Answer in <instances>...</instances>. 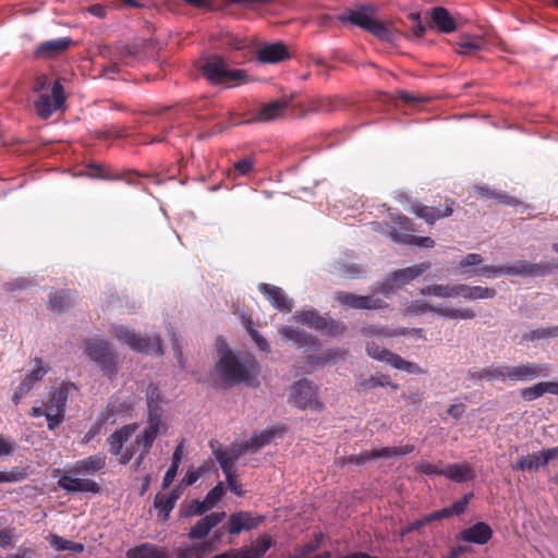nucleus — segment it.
<instances>
[{
    "mask_svg": "<svg viewBox=\"0 0 558 558\" xmlns=\"http://www.w3.org/2000/svg\"><path fill=\"white\" fill-rule=\"evenodd\" d=\"M181 496V488L178 486L172 489L169 495H157L155 497L154 505L160 511L166 513V518L169 517V513L174 508L177 500Z\"/></svg>",
    "mask_w": 558,
    "mask_h": 558,
    "instance_id": "nucleus-39",
    "label": "nucleus"
},
{
    "mask_svg": "<svg viewBox=\"0 0 558 558\" xmlns=\"http://www.w3.org/2000/svg\"><path fill=\"white\" fill-rule=\"evenodd\" d=\"M160 426L161 417L148 416V425L136 436L135 444L142 446L145 452H148L159 434Z\"/></svg>",
    "mask_w": 558,
    "mask_h": 558,
    "instance_id": "nucleus-31",
    "label": "nucleus"
},
{
    "mask_svg": "<svg viewBox=\"0 0 558 558\" xmlns=\"http://www.w3.org/2000/svg\"><path fill=\"white\" fill-rule=\"evenodd\" d=\"M113 332L119 341L126 343L130 349L146 354L161 355L163 353L159 337H142L125 326L113 327Z\"/></svg>",
    "mask_w": 558,
    "mask_h": 558,
    "instance_id": "nucleus-6",
    "label": "nucleus"
},
{
    "mask_svg": "<svg viewBox=\"0 0 558 558\" xmlns=\"http://www.w3.org/2000/svg\"><path fill=\"white\" fill-rule=\"evenodd\" d=\"M493 536V530L485 522H477L474 525L460 532L458 538L464 542L484 545Z\"/></svg>",
    "mask_w": 558,
    "mask_h": 558,
    "instance_id": "nucleus-25",
    "label": "nucleus"
},
{
    "mask_svg": "<svg viewBox=\"0 0 558 558\" xmlns=\"http://www.w3.org/2000/svg\"><path fill=\"white\" fill-rule=\"evenodd\" d=\"M432 22L442 33H452L457 28V24L449 11L445 8L437 7L432 10Z\"/></svg>",
    "mask_w": 558,
    "mask_h": 558,
    "instance_id": "nucleus-36",
    "label": "nucleus"
},
{
    "mask_svg": "<svg viewBox=\"0 0 558 558\" xmlns=\"http://www.w3.org/2000/svg\"><path fill=\"white\" fill-rule=\"evenodd\" d=\"M279 333L286 341H290L299 348H315L317 345L315 337L298 328L282 326Z\"/></svg>",
    "mask_w": 558,
    "mask_h": 558,
    "instance_id": "nucleus-28",
    "label": "nucleus"
},
{
    "mask_svg": "<svg viewBox=\"0 0 558 558\" xmlns=\"http://www.w3.org/2000/svg\"><path fill=\"white\" fill-rule=\"evenodd\" d=\"M208 504L204 500L193 499L183 510L182 517L191 518L196 515H203L209 510Z\"/></svg>",
    "mask_w": 558,
    "mask_h": 558,
    "instance_id": "nucleus-50",
    "label": "nucleus"
},
{
    "mask_svg": "<svg viewBox=\"0 0 558 558\" xmlns=\"http://www.w3.org/2000/svg\"><path fill=\"white\" fill-rule=\"evenodd\" d=\"M508 365H496L485 368H477L469 371V376L473 379L486 380H507L508 379Z\"/></svg>",
    "mask_w": 558,
    "mask_h": 558,
    "instance_id": "nucleus-35",
    "label": "nucleus"
},
{
    "mask_svg": "<svg viewBox=\"0 0 558 558\" xmlns=\"http://www.w3.org/2000/svg\"><path fill=\"white\" fill-rule=\"evenodd\" d=\"M25 477L26 472L20 468H14L10 472H0V483L20 482Z\"/></svg>",
    "mask_w": 558,
    "mask_h": 558,
    "instance_id": "nucleus-56",
    "label": "nucleus"
},
{
    "mask_svg": "<svg viewBox=\"0 0 558 558\" xmlns=\"http://www.w3.org/2000/svg\"><path fill=\"white\" fill-rule=\"evenodd\" d=\"M253 160L251 158H244L234 163L233 175H246L253 169Z\"/></svg>",
    "mask_w": 558,
    "mask_h": 558,
    "instance_id": "nucleus-60",
    "label": "nucleus"
},
{
    "mask_svg": "<svg viewBox=\"0 0 558 558\" xmlns=\"http://www.w3.org/2000/svg\"><path fill=\"white\" fill-rule=\"evenodd\" d=\"M288 107L287 101L274 100L269 104L264 105L259 108L256 114L248 120H234L232 122L233 125L244 124V123H253V122H270L276 120L284 113Z\"/></svg>",
    "mask_w": 558,
    "mask_h": 558,
    "instance_id": "nucleus-19",
    "label": "nucleus"
},
{
    "mask_svg": "<svg viewBox=\"0 0 558 558\" xmlns=\"http://www.w3.org/2000/svg\"><path fill=\"white\" fill-rule=\"evenodd\" d=\"M477 274L486 278H497L499 276H506V265H486L481 267Z\"/></svg>",
    "mask_w": 558,
    "mask_h": 558,
    "instance_id": "nucleus-57",
    "label": "nucleus"
},
{
    "mask_svg": "<svg viewBox=\"0 0 558 558\" xmlns=\"http://www.w3.org/2000/svg\"><path fill=\"white\" fill-rule=\"evenodd\" d=\"M107 464V457L104 453H96L73 463L71 472L77 475H94L104 470Z\"/></svg>",
    "mask_w": 558,
    "mask_h": 558,
    "instance_id": "nucleus-24",
    "label": "nucleus"
},
{
    "mask_svg": "<svg viewBox=\"0 0 558 558\" xmlns=\"http://www.w3.org/2000/svg\"><path fill=\"white\" fill-rule=\"evenodd\" d=\"M48 539L50 546L57 551L68 550L71 553L80 554L84 550L83 544L65 539L57 534H50Z\"/></svg>",
    "mask_w": 558,
    "mask_h": 558,
    "instance_id": "nucleus-41",
    "label": "nucleus"
},
{
    "mask_svg": "<svg viewBox=\"0 0 558 558\" xmlns=\"http://www.w3.org/2000/svg\"><path fill=\"white\" fill-rule=\"evenodd\" d=\"M225 495V487L222 483H218L213 489H210L206 497L205 501L208 504L211 509Z\"/></svg>",
    "mask_w": 558,
    "mask_h": 558,
    "instance_id": "nucleus-58",
    "label": "nucleus"
},
{
    "mask_svg": "<svg viewBox=\"0 0 558 558\" xmlns=\"http://www.w3.org/2000/svg\"><path fill=\"white\" fill-rule=\"evenodd\" d=\"M420 294L424 296H435L438 299H454L462 296L466 301H476L494 299L497 292L494 288L482 286H469L465 283H435L420 289Z\"/></svg>",
    "mask_w": 558,
    "mask_h": 558,
    "instance_id": "nucleus-2",
    "label": "nucleus"
},
{
    "mask_svg": "<svg viewBox=\"0 0 558 558\" xmlns=\"http://www.w3.org/2000/svg\"><path fill=\"white\" fill-rule=\"evenodd\" d=\"M483 263V258L480 254L470 253L459 262L461 269H466L472 266H480Z\"/></svg>",
    "mask_w": 558,
    "mask_h": 558,
    "instance_id": "nucleus-61",
    "label": "nucleus"
},
{
    "mask_svg": "<svg viewBox=\"0 0 558 558\" xmlns=\"http://www.w3.org/2000/svg\"><path fill=\"white\" fill-rule=\"evenodd\" d=\"M64 101V88L60 81H56L51 87V94H40L34 101V108L37 116L46 120L59 110Z\"/></svg>",
    "mask_w": 558,
    "mask_h": 558,
    "instance_id": "nucleus-11",
    "label": "nucleus"
},
{
    "mask_svg": "<svg viewBox=\"0 0 558 558\" xmlns=\"http://www.w3.org/2000/svg\"><path fill=\"white\" fill-rule=\"evenodd\" d=\"M262 517H253L250 512L241 511L229 518V533L236 535L243 530H252L260 524Z\"/></svg>",
    "mask_w": 558,
    "mask_h": 558,
    "instance_id": "nucleus-27",
    "label": "nucleus"
},
{
    "mask_svg": "<svg viewBox=\"0 0 558 558\" xmlns=\"http://www.w3.org/2000/svg\"><path fill=\"white\" fill-rule=\"evenodd\" d=\"M72 301L73 293L71 291L61 290L51 295L50 305L52 310L62 312L71 305Z\"/></svg>",
    "mask_w": 558,
    "mask_h": 558,
    "instance_id": "nucleus-48",
    "label": "nucleus"
},
{
    "mask_svg": "<svg viewBox=\"0 0 558 558\" xmlns=\"http://www.w3.org/2000/svg\"><path fill=\"white\" fill-rule=\"evenodd\" d=\"M551 373L549 364L525 363L517 366H508V379L513 381H526L537 377H546Z\"/></svg>",
    "mask_w": 558,
    "mask_h": 558,
    "instance_id": "nucleus-16",
    "label": "nucleus"
},
{
    "mask_svg": "<svg viewBox=\"0 0 558 558\" xmlns=\"http://www.w3.org/2000/svg\"><path fill=\"white\" fill-rule=\"evenodd\" d=\"M290 398L300 409L318 407L316 387L307 379H301L292 386Z\"/></svg>",
    "mask_w": 558,
    "mask_h": 558,
    "instance_id": "nucleus-17",
    "label": "nucleus"
},
{
    "mask_svg": "<svg viewBox=\"0 0 558 558\" xmlns=\"http://www.w3.org/2000/svg\"><path fill=\"white\" fill-rule=\"evenodd\" d=\"M391 220L400 225L407 232H399L393 228H388L384 233L392 241L402 244H413L421 247L432 248L435 246V241L429 236H416L408 232L414 231L411 220L401 215H391Z\"/></svg>",
    "mask_w": 558,
    "mask_h": 558,
    "instance_id": "nucleus-9",
    "label": "nucleus"
},
{
    "mask_svg": "<svg viewBox=\"0 0 558 558\" xmlns=\"http://www.w3.org/2000/svg\"><path fill=\"white\" fill-rule=\"evenodd\" d=\"M137 427L138 425L135 423L129 424L116 430L109 436L108 444L110 446V452L113 456L121 453L124 442L131 438V436L136 432Z\"/></svg>",
    "mask_w": 558,
    "mask_h": 558,
    "instance_id": "nucleus-34",
    "label": "nucleus"
},
{
    "mask_svg": "<svg viewBox=\"0 0 558 558\" xmlns=\"http://www.w3.org/2000/svg\"><path fill=\"white\" fill-rule=\"evenodd\" d=\"M47 426L50 430L56 429L64 421V409L59 408L50 399L45 405Z\"/></svg>",
    "mask_w": 558,
    "mask_h": 558,
    "instance_id": "nucleus-42",
    "label": "nucleus"
},
{
    "mask_svg": "<svg viewBox=\"0 0 558 558\" xmlns=\"http://www.w3.org/2000/svg\"><path fill=\"white\" fill-rule=\"evenodd\" d=\"M342 21H350L352 24L362 27L363 29L369 32L377 38L384 41L392 43L395 39V33L391 28L386 26L385 24L378 22L373 19L366 8H362L359 10H352L349 12L347 16L341 17Z\"/></svg>",
    "mask_w": 558,
    "mask_h": 558,
    "instance_id": "nucleus-7",
    "label": "nucleus"
},
{
    "mask_svg": "<svg viewBox=\"0 0 558 558\" xmlns=\"http://www.w3.org/2000/svg\"><path fill=\"white\" fill-rule=\"evenodd\" d=\"M258 60L263 63H278L288 59V47L282 43L264 45L258 49Z\"/></svg>",
    "mask_w": 558,
    "mask_h": 558,
    "instance_id": "nucleus-29",
    "label": "nucleus"
},
{
    "mask_svg": "<svg viewBox=\"0 0 558 558\" xmlns=\"http://www.w3.org/2000/svg\"><path fill=\"white\" fill-rule=\"evenodd\" d=\"M477 190H478L480 195L483 196V197L495 198L499 203L506 204V205H514L515 204L514 198L509 196V195H507L504 192L492 191V190H489L488 187H485V186H480Z\"/></svg>",
    "mask_w": 558,
    "mask_h": 558,
    "instance_id": "nucleus-53",
    "label": "nucleus"
},
{
    "mask_svg": "<svg viewBox=\"0 0 558 558\" xmlns=\"http://www.w3.org/2000/svg\"><path fill=\"white\" fill-rule=\"evenodd\" d=\"M442 475L457 483L472 481L475 476L474 471L465 463L447 465L444 468Z\"/></svg>",
    "mask_w": 558,
    "mask_h": 558,
    "instance_id": "nucleus-37",
    "label": "nucleus"
},
{
    "mask_svg": "<svg viewBox=\"0 0 558 558\" xmlns=\"http://www.w3.org/2000/svg\"><path fill=\"white\" fill-rule=\"evenodd\" d=\"M545 393L543 381L521 390V397L526 401H533Z\"/></svg>",
    "mask_w": 558,
    "mask_h": 558,
    "instance_id": "nucleus-54",
    "label": "nucleus"
},
{
    "mask_svg": "<svg viewBox=\"0 0 558 558\" xmlns=\"http://www.w3.org/2000/svg\"><path fill=\"white\" fill-rule=\"evenodd\" d=\"M558 269V262L532 263L529 260H515L511 265H506V276H518L523 278L545 277Z\"/></svg>",
    "mask_w": 558,
    "mask_h": 558,
    "instance_id": "nucleus-10",
    "label": "nucleus"
},
{
    "mask_svg": "<svg viewBox=\"0 0 558 558\" xmlns=\"http://www.w3.org/2000/svg\"><path fill=\"white\" fill-rule=\"evenodd\" d=\"M220 357L216 365V369L221 378L229 385L245 383L254 387L257 385V375L259 366L257 361L252 356H238L228 349H218Z\"/></svg>",
    "mask_w": 558,
    "mask_h": 558,
    "instance_id": "nucleus-1",
    "label": "nucleus"
},
{
    "mask_svg": "<svg viewBox=\"0 0 558 558\" xmlns=\"http://www.w3.org/2000/svg\"><path fill=\"white\" fill-rule=\"evenodd\" d=\"M407 312L415 316L433 313L447 319L469 320L476 317V313L471 307L457 308L453 306L432 305L423 300L411 302L407 307Z\"/></svg>",
    "mask_w": 558,
    "mask_h": 558,
    "instance_id": "nucleus-5",
    "label": "nucleus"
},
{
    "mask_svg": "<svg viewBox=\"0 0 558 558\" xmlns=\"http://www.w3.org/2000/svg\"><path fill=\"white\" fill-rule=\"evenodd\" d=\"M222 535V531L215 532L214 537L202 543L186 544L183 543L177 547L174 555L177 558H205L215 550L214 542Z\"/></svg>",
    "mask_w": 558,
    "mask_h": 558,
    "instance_id": "nucleus-18",
    "label": "nucleus"
},
{
    "mask_svg": "<svg viewBox=\"0 0 558 558\" xmlns=\"http://www.w3.org/2000/svg\"><path fill=\"white\" fill-rule=\"evenodd\" d=\"M483 39L480 37L465 38L458 44V52L463 56L472 54L483 48Z\"/></svg>",
    "mask_w": 558,
    "mask_h": 558,
    "instance_id": "nucleus-52",
    "label": "nucleus"
},
{
    "mask_svg": "<svg viewBox=\"0 0 558 558\" xmlns=\"http://www.w3.org/2000/svg\"><path fill=\"white\" fill-rule=\"evenodd\" d=\"M248 332L253 339V341L255 342V344L258 347V349L263 352H270V345L268 343V341L262 336L258 333V331L252 329V328H248Z\"/></svg>",
    "mask_w": 558,
    "mask_h": 558,
    "instance_id": "nucleus-63",
    "label": "nucleus"
},
{
    "mask_svg": "<svg viewBox=\"0 0 558 558\" xmlns=\"http://www.w3.org/2000/svg\"><path fill=\"white\" fill-rule=\"evenodd\" d=\"M272 545L270 536H260L250 549L240 551L241 558H260Z\"/></svg>",
    "mask_w": 558,
    "mask_h": 558,
    "instance_id": "nucleus-40",
    "label": "nucleus"
},
{
    "mask_svg": "<svg viewBox=\"0 0 558 558\" xmlns=\"http://www.w3.org/2000/svg\"><path fill=\"white\" fill-rule=\"evenodd\" d=\"M58 486L69 494L76 493H93L99 492L98 484L89 478L72 477L70 475H63L58 480Z\"/></svg>",
    "mask_w": 558,
    "mask_h": 558,
    "instance_id": "nucleus-21",
    "label": "nucleus"
},
{
    "mask_svg": "<svg viewBox=\"0 0 558 558\" xmlns=\"http://www.w3.org/2000/svg\"><path fill=\"white\" fill-rule=\"evenodd\" d=\"M472 496V494L464 495L461 499L454 501L450 507L441 509L444 518L446 519L451 515H459L463 513Z\"/></svg>",
    "mask_w": 558,
    "mask_h": 558,
    "instance_id": "nucleus-51",
    "label": "nucleus"
},
{
    "mask_svg": "<svg viewBox=\"0 0 558 558\" xmlns=\"http://www.w3.org/2000/svg\"><path fill=\"white\" fill-rule=\"evenodd\" d=\"M203 74L213 84H228L230 82H240L245 77L243 70H230L225 59L213 54L205 59L202 65Z\"/></svg>",
    "mask_w": 558,
    "mask_h": 558,
    "instance_id": "nucleus-4",
    "label": "nucleus"
},
{
    "mask_svg": "<svg viewBox=\"0 0 558 558\" xmlns=\"http://www.w3.org/2000/svg\"><path fill=\"white\" fill-rule=\"evenodd\" d=\"M33 363V368L26 374L25 378L17 386L12 396V402L15 405H17L21 400L34 389L35 385L48 373V368L43 365L41 359L35 357Z\"/></svg>",
    "mask_w": 558,
    "mask_h": 558,
    "instance_id": "nucleus-15",
    "label": "nucleus"
},
{
    "mask_svg": "<svg viewBox=\"0 0 558 558\" xmlns=\"http://www.w3.org/2000/svg\"><path fill=\"white\" fill-rule=\"evenodd\" d=\"M453 201H446V206L444 208L414 204L412 206V213L415 214L418 218L424 219L427 223L433 225L439 219L451 216L453 213Z\"/></svg>",
    "mask_w": 558,
    "mask_h": 558,
    "instance_id": "nucleus-22",
    "label": "nucleus"
},
{
    "mask_svg": "<svg viewBox=\"0 0 558 558\" xmlns=\"http://www.w3.org/2000/svg\"><path fill=\"white\" fill-rule=\"evenodd\" d=\"M363 332L366 336H380V337H385V338H390V337H395L398 335H404L403 330L390 331L384 327H376V326H371V327L364 328Z\"/></svg>",
    "mask_w": 558,
    "mask_h": 558,
    "instance_id": "nucleus-59",
    "label": "nucleus"
},
{
    "mask_svg": "<svg viewBox=\"0 0 558 558\" xmlns=\"http://www.w3.org/2000/svg\"><path fill=\"white\" fill-rule=\"evenodd\" d=\"M215 458L217 459L223 474L227 476L235 473L234 462L235 460L227 453L226 447H218L214 450Z\"/></svg>",
    "mask_w": 558,
    "mask_h": 558,
    "instance_id": "nucleus-44",
    "label": "nucleus"
},
{
    "mask_svg": "<svg viewBox=\"0 0 558 558\" xmlns=\"http://www.w3.org/2000/svg\"><path fill=\"white\" fill-rule=\"evenodd\" d=\"M366 352L372 359L386 362L393 368L403 371L408 374L422 375L426 373V371L423 369L418 364L407 361L399 354L393 353L385 348H381L375 342L367 343Z\"/></svg>",
    "mask_w": 558,
    "mask_h": 558,
    "instance_id": "nucleus-8",
    "label": "nucleus"
},
{
    "mask_svg": "<svg viewBox=\"0 0 558 558\" xmlns=\"http://www.w3.org/2000/svg\"><path fill=\"white\" fill-rule=\"evenodd\" d=\"M226 518V512H211L193 525L187 534L190 539L202 541L205 539L210 531L222 522Z\"/></svg>",
    "mask_w": 558,
    "mask_h": 558,
    "instance_id": "nucleus-20",
    "label": "nucleus"
},
{
    "mask_svg": "<svg viewBox=\"0 0 558 558\" xmlns=\"http://www.w3.org/2000/svg\"><path fill=\"white\" fill-rule=\"evenodd\" d=\"M430 268V263L424 262L411 267L396 270L391 272V281L398 286L407 284Z\"/></svg>",
    "mask_w": 558,
    "mask_h": 558,
    "instance_id": "nucleus-32",
    "label": "nucleus"
},
{
    "mask_svg": "<svg viewBox=\"0 0 558 558\" xmlns=\"http://www.w3.org/2000/svg\"><path fill=\"white\" fill-rule=\"evenodd\" d=\"M128 558H167V554L156 545L146 543L130 549Z\"/></svg>",
    "mask_w": 558,
    "mask_h": 558,
    "instance_id": "nucleus-38",
    "label": "nucleus"
},
{
    "mask_svg": "<svg viewBox=\"0 0 558 558\" xmlns=\"http://www.w3.org/2000/svg\"><path fill=\"white\" fill-rule=\"evenodd\" d=\"M542 461H543L542 453L534 452L532 454H527L525 457L520 458L515 464L511 465V469L514 471L537 470L539 466L545 465V463H543Z\"/></svg>",
    "mask_w": 558,
    "mask_h": 558,
    "instance_id": "nucleus-43",
    "label": "nucleus"
},
{
    "mask_svg": "<svg viewBox=\"0 0 558 558\" xmlns=\"http://www.w3.org/2000/svg\"><path fill=\"white\" fill-rule=\"evenodd\" d=\"M251 451L248 440L236 444L231 448H227V453L230 454L234 460L239 459L245 452Z\"/></svg>",
    "mask_w": 558,
    "mask_h": 558,
    "instance_id": "nucleus-62",
    "label": "nucleus"
},
{
    "mask_svg": "<svg viewBox=\"0 0 558 558\" xmlns=\"http://www.w3.org/2000/svg\"><path fill=\"white\" fill-rule=\"evenodd\" d=\"M298 323L308 326L315 330L322 331L328 336L340 333L341 328L335 320L320 316L315 310H304L294 316Z\"/></svg>",
    "mask_w": 558,
    "mask_h": 558,
    "instance_id": "nucleus-12",
    "label": "nucleus"
},
{
    "mask_svg": "<svg viewBox=\"0 0 558 558\" xmlns=\"http://www.w3.org/2000/svg\"><path fill=\"white\" fill-rule=\"evenodd\" d=\"M131 405H126L124 407V404H117V401L116 400H111L109 403H108V407L106 409V412L102 413V416H104V420L105 421H108L113 414L116 413H121L123 412L124 410H128Z\"/></svg>",
    "mask_w": 558,
    "mask_h": 558,
    "instance_id": "nucleus-64",
    "label": "nucleus"
},
{
    "mask_svg": "<svg viewBox=\"0 0 558 558\" xmlns=\"http://www.w3.org/2000/svg\"><path fill=\"white\" fill-rule=\"evenodd\" d=\"M72 44L73 40L70 37L46 40L37 47L36 56L39 58L50 59L66 51Z\"/></svg>",
    "mask_w": 558,
    "mask_h": 558,
    "instance_id": "nucleus-26",
    "label": "nucleus"
},
{
    "mask_svg": "<svg viewBox=\"0 0 558 558\" xmlns=\"http://www.w3.org/2000/svg\"><path fill=\"white\" fill-rule=\"evenodd\" d=\"M548 338H558V326L537 328L531 330L530 332L523 336V339L527 341H535Z\"/></svg>",
    "mask_w": 558,
    "mask_h": 558,
    "instance_id": "nucleus-49",
    "label": "nucleus"
},
{
    "mask_svg": "<svg viewBox=\"0 0 558 558\" xmlns=\"http://www.w3.org/2000/svg\"><path fill=\"white\" fill-rule=\"evenodd\" d=\"M335 299L339 304L348 308L380 310L387 307V303L375 295H356L354 293L339 291L336 293Z\"/></svg>",
    "mask_w": 558,
    "mask_h": 558,
    "instance_id": "nucleus-14",
    "label": "nucleus"
},
{
    "mask_svg": "<svg viewBox=\"0 0 558 558\" xmlns=\"http://www.w3.org/2000/svg\"><path fill=\"white\" fill-rule=\"evenodd\" d=\"M415 471L426 475H442L444 469L426 460H422L415 464Z\"/></svg>",
    "mask_w": 558,
    "mask_h": 558,
    "instance_id": "nucleus-55",
    "label": "nucleus"
},
{
    "mask_svg": "<svg viewBox=\"0 0 558 558\" xmlns=\"http://www.w3.org/2000/svg\"><path fill=\"white\" fill-rule=\"evenodd\" d=\"M146 400H147V408H148V416L154 417H161L160 415V408L159 403L161 402L160 393L158 391V388L154 385H149L146 391Z\"/></svg>",
    "mask_w": 558,
    "mask_h": 558,
    "instance_id": "nucleus-45",
    "label": "nucleus"
},
{
    "mask_svg": "<svg viewBox=\"0 0 558 558\" xmlns=\"http://www.w3.org/2000/svg\"><path fill=\"white\" fill-rule=\"evenodd\" d=\"M100 56L108 61H117L128 65L130 63L129 60L135 56V50L128 45H117L113 48L104 46L100 48Z\"/></svg>",
    "mask_w": 558,
    "mask_h": 558,
    "instance_id": "nucleus-33",
    "label": "nucleus"
},
{
    "mask_svg": "<svg viewBox=\"0 0 558 558\" xmlns=\"http://www.w3.org/2000/svg\"><path fill=\"white\" fill-rule=\"evenodd\" d=\"M414 451L413 445L398 447H384L380 449L366 450L360 454H353L348 458V462L362 465L374 459H391L395 457L407 456Z\"/></svg>",
    "mask_w": 558,
    "mask_h": 558,
    "instance_id": "nucleus-13",
    "label": "nucleus"
},
{
    "mask_svg": "<svg viewBox=\"0 0 558 558\" xmlns=\"http://www.w3.org/2000/svg\"><path fill=\"white\" fill-rule=\"evenodd\" d=\"M74 390H75V386L73 384L63 383L52 393V396L50 397V400L52 402H54L59 408H62L65 410L69 398Z\"/></svg>",
    "mask_w": 558,
    "mask_h": 558,
    "instance_id": "nucleus-47",
    "label": "nucleus"
},
{
    "mask_svg": "<svg viewBox=\"0 0 558 558\" xmlns=\"http://www.w3.org/2000/svg\"><path fill=\"white\" fill-rule=\"evenodd\" d=\"M360 385L366 389H375L377 387H391L393 390L399 388V385L391 381L389 375H373L369 378L360 383Z\"/></svg>",
    "mask_w": 558,
    "mask_h": 558,
    "instance_id": "nucleus-46",
    "label": "nucleus"
},
{
    "mask_svg": "<svg viewBox=\"0 0 558 558\" xmlns=\"http://www.w3.org/2000/svg\"><path fill=\"white\" fill-rule=\"evenodd\" d=\"M283 433L284 429L281 427H272L269 429L255 432L248 439L251 451L257 452L263 447L270 445L274 441V439L281 438L283 436Z\"/></svg>",
    "mask_w": 558,
    "mask_h": 558,
    "instance_id": "nucleus-30",
    "label": "nucleus"
},
{
    "mask_svg": "<svg viewBox=\"0 0 558 558\" xmlns=\"http://www.w3.org/2000/svg\"><path fill=\"white\" fill-rule=\"evenodd\" d=\"M84 352L104 374L109 377L117 375L119 371L118 355L108 341L101 338L87 339L84 342Z\"/></svg>",
    "mask_w": 558,
    "mask_h": 558,
    "instance_id": "nucleus-3",
    "label": "nucleus"
},
{
    "mask_svg": "<svg viewBox=\"0 0 558 558\" xmlns=\"http://www.w3.org/2000/svg\"><path fill=\"white\" fill-rule=\"evenodd\" d=\"M259 292L269 301V303L278 311L290 312L293 307L292 301L287 296L284 291L276 286L269 283H260L258 286Z\"/></svg>",
    "mask_w": 558,
    "mask_h": 558,
    "instance_id": "nucleus-23",
    "label": "nucleus"
}]
</instances>
